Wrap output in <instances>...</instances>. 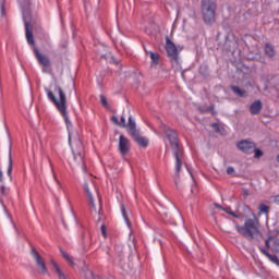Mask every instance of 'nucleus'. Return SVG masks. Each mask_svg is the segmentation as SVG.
<instances>
[{"instance_id":"obj_1","label":"nucleus","mask_w":279,"mask_h":279,"mask_svg":"<svg viewBox=\"0 0 279 279\" xmlns=\"http://www.w3.org/2000/svg\"><path fill=\"white\" fill-rule=\"evenodd\" d=\"M44 90L47 94L49 101L54 104L57 110L61 112L69 131V142L71 145V141L73 138V135L71 134V129L73 128V123H71V120L69 119V113H66V94H64L62 87L58 85V81H54V83L50 84V87H45Z\"/></svg>"},{"instance_id":"obj_2","label":"nucleus","mask_w":279,"mask_h":279,"mask_svg":"<svg viewBox=\"0 0 279 279\" xmlns=\"http://www.w3.org/2000/svg\"><path fill=\"white\" fill-rule=\"evenodd\" d=\"M235 230L248 241H254V239L263 236V233H260V222L256 218L246 219L244 226L235 225Z\"/></svg>"},{"instance_id":"obj_3","label":"nucleus","mask_w":279,"mask_h":279,"mask_svg":"<svg viewBox=\"0 0 279 279\" xmlns=\"http://www.w3.org/2000/svg\"><path fill=\"white\" fill-rule=\"evenodd\" d=\"M163 132L166 134V138L171 145L172 154L175 158V171L177 173H180V170L182 169V149L178 144V134L169 126H163Z\"/></svg>"},{"instance_id":"obj_4","label":"nucleus","mask_w":279,"mask_h":279,"mask_svg":"<svg viewBox=\"0 0 279 279\" xmlns=\"http://www.w3.org/2000/svg\"><path fill=\"white\" fill-rule=\"evenodd\" d=\"M217 2L215 0H202L203 21L213 25L216 21Z\"/></svg>"},{"instance_id":"obj_5","label":"nucleus","mask_w":279,"mask_h":279,"mask_svg":"<svg viewBox=\"0 0 279 279\" xmlns=\"http://www.w3.org/2000/svg\"><path fill=\"white\" fill-rule=\"evenodd\" d=\"M71 145L75 162L82 165L83 171H86V166L84 165V145L82 141L76 138Z\"/></svg>"},{"instance_id":"obj_6","label":"nucleus","mask_w":279,"mask_h":279,"mask_svg":"<svg viewBox=\"0 0 279 279\" xmlns=\"http://www.w3.org/2000/svg\"><path fill=\"white\" fill-rule=\"evenodd\" d=\"M166 51L168 56L171 58L172 66H179L180 58L178 56L180 53V50H178L175 44H173L172 40L169 38H167L166 41Z\"/></svg>"},{"instance_id":"obj_7","label":"nucleus","mask_w":279,"mask_h":279,"mask_svg":"<svg viewBox=\"0 0 279 279\" xmlns=\"http://www.w3.org/2000/svg\"><path fill=\"white\" fill-rule=\"evenodd\" d=\"M31 255L33 256V258L36 263L39 274L41 276H47V274H49V269H47V264L45 263V259L43 258V256H40V253H38V251H36V248H33L31 251Z\"/></svg>"},{"instance_id":"obj_8","label":"nucleus","mask_w":279,"mask_h":279,"mask_svg":"<svg viewBox=\"0 0 279 279\" xmlns=\"http://www.w3.org/2000/svg\"><path fill=\"white\" fill-rule=\"evenodd\" d=\"M131 147L132 144L130 143V140H128V137H125L124 135H120L118 149L121 156H126V154H130Z\"/></svg>"},{"instance_id":"obj_9","label":"nucleus","mask_w":279,"mask_h":279,"mask_svg":"<svg viewBox=\"0 0 279 279\" xmlns=\"http://www.w3.org/2000/svg\"><path fill=\"white\" fill-rule=\"evenodd\" d=\"M238 148L240 149V151H243L244 154H253V151L256 149V144H254V142L244 140L238 143Z\"/></svg>"},{"instance_id":"obj_10","label":"nucleus","mask_w":279,"mask_h":279,"mask_svg":"<svg viewBox=\"0 0 279 279\" xmlns=\"http://www.w3.org/2000/svg\"><path fill=\"white\" fill-rule=\"evenodd\" d=\"M34 53L36 56L38 63L41 66H45V69H49V66H51V60H49V57L40 53V51L38 49H35Z\"/></svg>"},{"instance_id":"obj_11","label":"nucleus","mask_w":279,"mask_h":279,"mask_svg":"<svg viewBox=\"0 0 279 279\" xmlns=\"http://www.w3.org/2000/svg\"><path fill=\"white\" fill-rule=\"evenodd\" d=\"M26 40L28 45H34V34L32 33V23L27 21V16H24Z\"/></svg>"},{"instance_id":"obj_12","label":"nucleus","mask_w":279,"mask_h":279,"mask_svg":"<svg viewBox=\"0 0 279 279\" xmlns=\"http://www.w3.org/2000/svg\"><path fill=\"white\" fill-rule=\"evenodd\" d=\"M50 263L52 265V269H53L54 274H57L59 279H69V277H66V275L64 274L62 268H60L58 263H56V260L51 259Z\"/></svg>"},{"instance_id":"obj_13","label":"nucleus","mask_w":279,"mask_h":279,"mask_svg":"<svg viewBox=\"0 0 279 279\" xmlns=\"http://www.w3.org/2000/svg\"><path fill=\"white\" fill-rule=\"evenodd\" d=\"M133 141H135L140 147H147V145H149V140H147V137L141 136L138 133L133 135Z\"/></svg>"},{"instance_id":"obj_14","label":"nucleus","mask_w":279,"mask_h":279,"mask_svg":"<svg viewBox=\"0 0 279 279\" xmlns=\"http://www.w3.org/2000/svg\"><path fill=\"white\" fill-rule=\"evenodd\" d=\"M215 208H218L219 210H223V213H227V215H231V217H234L235 219H239V217H241V214L233 213L230 207H223L219 204H215Z\"/></svg>"},{"instance_id":"obj_15","label":"nucleus","mask_w":279,"mask_h":279,"mask_svg":"<svg viewBox=\"0 0 279 279\" xmlns=\"http://www.w3.org/2000/svg\"><path fill=\"white\" fill-rule=\"evenodd\" d=\"M128 128L131 136L138 134V130L136 129V122L134 121V119H132V116L129 117Z\"/></svg>"},{"instance_id":"obj_16","label":"nucleus","mask_w":279,"mask_h":279,"mask_svg":"<svg viewBox=\"0 0 279 279\" xmlns=\"http://www.w3.org/2000/svg\"><path fill=\"white\" fill-rule=\"evenodd\" d=\"M260 110H263V102H260V100H256L251 105L252 114H258Z\"/></svg>"},{"instance_id":"obj_17","label":"nucleus","mask_w":279,"mask_h":279,"mask_svg":"<svg viewBox=\"0 0 279 279\" xmlns=\"http://www.w3.org/2000/svg\"><path fill=\"white\" fill-rule=\"evenodd\" d=\"M84 191L89 199V204H90L92 208L94 210H97V208L95 207V201L93 199V194L90 193V189H88V183L84 184Z\"/></svg>"},{"instance_id":"obj_18","label":"nucleus","mask_w":279,"mask_h":279,"mask_svg":"<svg viewBox=\"0 0 279 279\" xmlns=\"http://www.w3.org/2000/svg\"><path fill=\"white\" fill-rule=\"evenodd\" d=\"M63 258L71 265V267H75V262L73 260V256H71L69 253H66L64 250H60Z\"/></svg>"},{"instance_id":"obj_19","label":"nucleus","mask_w":279,"mask_h":279,"mask_svg":"<svg viewBox=\"0 0 279 279\" xmlns=\"http://www.w3.org/2000/svg\"><path fill=\"white\" fill-rule=\"evenodd\" d=\"M63 258L71 265V267H75V262L73 260V256H71L69 253H66L64 250H60Z\"/></svg>"},{"instance_id":"obj_20","label":"nucleus","mask_w":279,"mask_h":279,"mask_svg":"<svg viewBox=\"0 0 279 279\" xmlns=\"http://www.w3.org/2000/svg\"><path fill=\"white\" fill-rule=\"evenodd\" d=\"M265 53L269 58H274V56H276V49L270 44H266Z\"/></svg>"},{"instance_id":"obj_21","label":"nucleus","mask_w":279,"mask_h":279,"mask_svg":"<svg viewBox=\"0 0 279 279\" xmlns=\"http://www.w3.org/2000/svg\"><path fill=\"white\" fill-rule=\"evenodd\" d=\"M146 53L150 56L151 64H158L160 60V56L158 53H155L153 51H147V50H146Z\"/></svg>"},{"instance_id":"obj_22","label":"nucleus","mask_w":279,"mask_h":279,"mask_svg":"<svg viewBox=\"0 0 279 279\" xmlns=\"http://www.w3.org/2000/svg\"><path fill=\"white\" fill-rule=\"evenodd\" d=\"M233 93H235V95H239L240 97H245V90L236 87V86H232L231 87Z\"/></svg>"},{"instance_id":"obj_23","label":"nucleus","mask_w":279,"mask_h":279,"mask_svg":"<svg viewBox=\"0 0 279 279\" xmlns=\"http://www.w3.org/2000/svg\"><path fill=\"white\" fill-rule=\"evenodd\" d=\"M269 213V206L265 204L259 205V215H267Z\"/></svg>"},{"instance_id":"obj_24","label":"nucleus","mask_w":279,"mask_h":279,"mask_svg":"<svg viewBox=\"0 0 279 279\" xmlns=\"http://www.w3.org/2000/svg\"><path fill=\"white\" fill-rule=\"evenodd\" d=\"M7 175L10 177V180H12V155L9 156V167L7 170Z\"/></svg>"},{"instance_id":"obj_25","label":"nucleus","mask_w":279,"mask_h":279,"mask_svg":"<svg viewBox=\"0 0 279 279\" xmlns=\"http://www.w3.org/2000/svg\"><path fill=\"white\" fill-rule=\"evenodd\" d=\"M267 258H269V260L271 263H275V265H278V267H279V258H278V256L271 255V254H267Z\"/></svg>"},{"instance_id":"obj_26","label":"nucleus","mask_w":279,"mask_h":279,"mask_svg":"<svg viewBox=\"0 0 279 279\" xmlns=\"http://www.w3.org/2000/svg\"><path fill=\"white\" fill-rule=\"evenodd\" d=\"M85 278L86 279H99V277H95V275L93 274V270H86Z\"/></svg>"},{"instance_id":"obj_27","label":"nucleus","mask_w":279,"mask_h":279,"mask_svg":"<svg viewBox=\"0 0 279 279\" xmlns=\"http://www.w3.org/2000/svg\"><path fill=\"white\" fill-rule=\"evenodd\" d=\"M5 3V0H0V14L1 16H5V8L3 7Z\"/></svg>"},{"instance_id":"obj_28","label":"nucleus","mask_w":279,"mask_h":279,"mask_svg":"<svg viewBox=\"0 0 279 279\" xmlns=\"http://www.w3.org/2000/svg\"><path fill=\"white\" fill-rule=\"evenodd\" d=\"M51 171H52V178L57 184H60V181L58 180V177L56 175V171L53 170V165L50 163Z\"/></svg>"},{"instance_id":"obj_29","label":"nucleus","mask_w":279,"mask_h":279,"mask_svg":"<svg viewBox=\"0 0 279 279\" xmlns=\"http://www.w3.org/2000/svg\"><path fill=\"white\" fill-rule=\"evenodd\" d=\"M272 241H274V245H275L274 250L276 252H279V239H274L272 238Z\"/></svg>"},{"instance_id":"obj_30","label":"nucleus","mask_w":279,"mask_h":279,"mask_svg":"<svg viewBox=\"0 0 279 279\" xmlns=\"http://www.w3.org/2000/svg\"><path fill=\"white\" fill-rule=\"evenodd\" d=\"M253 151H255V155H254L255 158H260V156H263V150L260 149L255 148Z\"/></svg>"},{"instance_id":"obj_31","label":"nucleus","mask_w":279,"mask_h":279,"mask_svg":"<svg viewBox=\"0 0 279 279\" xmlns=\"http://www.w3.org/2000/svg\"><path fill=\"white\" fill-rule=\"evenodd\" d=\"M111 121L116 123V125H121V122H119V118H117L116 116L111 117Z\"/></svg>"},{"instance_id":"obj_32","label":"nucleus","mask_w":279,"mask_h":279,"mask_svg":"<svg viewBox=\"0 0 279 279\" xmlns=\"http://www.w3.org/2000/svg\"><path fill=\"white\" fill-rule=\"evenodd\" d=\"M227 173H228V175L234 174V169L232 167H228L227 168Z\"/></svg>"},{"instance_id":"obj_33","label":"nucleus","mask_w":279,"mask_h":279,"mask_svg":"<svg viewBox=\"0 0 279 279\" xmlns=\"http://www.w3.org/2000/svg\"><path fill=\"white\" fill-rule=\"evenodd\" d=\"M101 104L105 107H108V100H106V96H101Z\"/></svg>"},{"instance_id":"obj_34","label":"nucleus","mask_w":279,"mask_h":279,"mask_svg":"<svg viewBox=\"0 0 279 279\" xmlns=\"http://www.w3.org/2000/svg\"><path fill=\"white\" fill-rule=\"evenodd\" d=\"M271 241H274V236H269V238L266 240V247H270L269 243H271Z\"/></svg>"},{"instance_id":"obj_35","label":"nucleus","mask_w":279,"mask_h":279,"mask_svg":"<svg viewBox=\"0 0 279 279\" xmlns=\"http://www.w3.org/2000/svg\"><path fill=\"white\" fill-rule=\"evenodd\" d=\"M121 125L122 128H128V124L125 123V117H121Z\"/></svg>"},{"instance_id":"obj_36","label":"nucleus","mask_w":279,"mask_h":279,"mask_svg":"<svg viewBox=\"0 0 279 279\" xmlns=\"http://www.w3.org/2000/svg\"><path fill=\"white\" fill-rule=\"evenodd\" d=\"M101 232H102V235L105 236V239H106V236H108V233H106V226H101Z\"/></svg>"},{"instance_id":"obj_37","label":"nucleus","mask_w":279,"mask_h":279,"mask_svg":"<svg viewBox=\"0 0 279 279\" xmlns=\"http://www.w3.org/2000/svg\"><path fill=\"white\" fill-rule=\"evenodd\" d=\"M122 215H123L124 220L126 221L128 226H130V221H128V217L125 216V209H122Z\"/></svg>"},{"instance_id":"obj_38","label":"nucleus","mask_w":279,"mask_h":279,"mask_svg":"<svg viewBox=\"0 0 279 279\" xmlns=\"http://www.w3.org/2000/svg\"><path fill=\"white\" fill-rule=\"evenodd\" d=\"M0 193H1V195H5V186L0 187Z\"/></svg>"},{"instance_id":"obj_39","label":"nucleus","mask_w":279,"mask_h":279,"mask_svg":"<svg viewBox=\"0 0 279 279\" xmlns=\"http://www.w3.org/2000/svg\"><path fill=\"white\" fill-rule=\"evenodd\" d=\"M275 204H277V206H279V195H277L274 199Z\"/></svg>"},{"instance_id":"obj_40","label":"nucleus","mask_w":279,"mask_h":279,"mask_svg":"<svg viewBox=\"0 0 279 279\" xmlns=\"http://www.w3.org/2000/svg\"><path fill=\"white\" fill-rule=\"evenodd\" d=\"M0 182H3V171L0 169Z\"/></svg>"},{"instance_id":"obj_41","label":"nucleus","mask_w":279,"mask_h":279,"mask_svg":"<svg viewBox=\"0 0 279 279\" xmlns=\"http://www.w3.org/2000/svg\"><path fill=\"white\" fill-rule=\"evenodd\" d=\"M260 252H263V254H264L265 256H267V254H269V252L265 251V248H260Z\"/></svg>"},{"instance_id":"obj_42","label":"nucleus","mask_w":279,"mask_h":279,"mask_svg":"<svg viewBox=\"0 0 279 279\" xmlns=\"http://www.w3.org/2000/svg\"><path fill=\"white\" fill-rule=\"evenodd\" d=\"M214 128H216V130L219 128V125L218 124H214Z\"/></svg>"},{"instance_id":"obj_43","label":"nucleus","mask_w":279,"mask_h":279,"mask_svg":"<svg viewBox=\"0 0 279 279\" xmlns=\"http://www.w3.org/2000/svg\"><path fill=\"white\" fill-rule=\"evenodd\" d=\"M98 202H99V206L101 207V199H99Z\"/></svg>"},{"instance_id":"obj_44","label":"nucleus","mask_w":279,"mask_h":279,"mask_svg":"<svg viewBox=\"0 0 279 279\" xmlns=\"http://www.w3.org/2000/svg\"><path fill=\"white\" fill-rule=\"evenodd\" d=\"M43 73H47V70H43Z\"/></svg>"}]
</instances>
